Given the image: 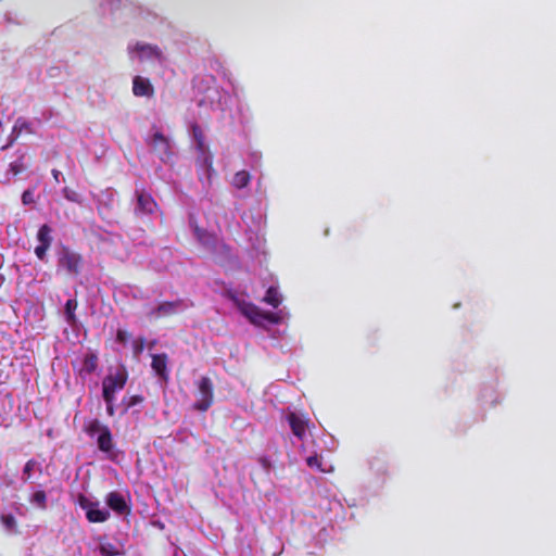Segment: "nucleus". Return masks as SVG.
<instances>
[{"label":"nucleus","mask_w":556,"mask_h":556,"mask_svg":"<svg viewBox=\"0 0 556 556\" xmlns=\"http://www.w3.org/2000/svg\"><path fill=\"white\" fill-rule=\"evenodd\" d=\"M84 431L90 438H94L97 435V445L101 452L105 454L112 453L114 448V441L109 426L102 424L98 418H93L85 421Z\"/></svg>","instance_id":"obj_1"},{"label":"nucleus","mask_w":556,"mask_h":556,"mask_svg":"<svg viewBox=\"0 0 556 556\" xmlns=\"http://www.w3.org/2000/svg\"><path fill=\"white\" fill-rule=\"evenodd\" d=\"M231 299L236 302L241 314L255 326H264L265 323L278 324L280 321V317L275 313L262 311L255 304L238 300L233 295Z\"/></svg>","instance_id":"obj_2"},{"label":"nucleus","mask_w":556,"mask_h":556,"mask_svg":"<svg viewBox=\"0 0 556 556\" xmlns=\"http://www.w3.org/2000/svg\"><path fill=\"white\" fill-rule=\"evenodd\" d=\"M84 260L83 256L63 245L58 252V268L72 276H78L81 273Z\"/></svg>","instance_id":"obj_3"},{"label":"nucleus","mask_w":556,"mask_h":556,"mask_svg":"<svg viewBox=\"0 0 556 556\" xmlns=\"http://www.w3.org/2000/svg\"><path fill=\"white\" fill-rule=\"evenodd\" d=\"M128 380V372L124 366L117 368L115 372H110L102 380V396L115 397V394L122 391Z\"/></svg>","instance_id":"obj_4"},{"label":"nucleus","mask_w":556,"mask_h":556,"mask_svg":"<svg viewBox=\"0 0 556 556\" xmlns=\"http://www.w3.org/2000/svg\"><path fill=\"white\" fill-rule=\"evenodd\" d=\"M78 505L86 511V518L91 523H102L110 518V511L105 508H100L99 502H93L86 497L84 494L78 495Z\"/></svg>","instance_id":"obj_5"},{"label":"nucleus","mask_w":556,"mask_h":556,"mask_svg":"<svg viewBox=\"0 0 556 556\" xmlns=\"http://www.w3.org/2000/svg\"><path fill=\"white\" fill-rule=\"evenodd\" d=\"M213 383L208 377H202L198 382V400L193 408L199 412H206L213 404Z\"/></svg>","instance_id":"obj_6"},{"label":"nucleus","mask_w":556,"mask_h":556,"mask_svg":"<svg viewBox=\"0 0 556 556\" xmlns=\"http://www.w3.org/2000/svg\"><path fill=\"white\" fill-rule=\"evenodd\" d=\"M137 204L135 206V214L137 216L150 215L153 214L157 204L152 195L142 190H136Z\"/></svg>","instance_id":"obj_7"},{"label":"nucleus","mask_w":556,"mask_h":556,"mask_svg":"<svg viewBox=\"0 0 556 556\" xmlns=\"http://www.w3.org/2000/svg\"><path fill=\"white\" fill-rule=\"evenodd\" d=\"M149 144L162 161L168 160L173 155L169 140L161 131H155L152 135Z\"/></svg>","instance_id":"obj_8"},{"label":"nucleus","mask_w":556,"mask_h":556,"mask_svg":"<svg viewBox=\"0 0 556 556\" xmlns=\"http://www.w3.org/2000/svg\"><path fill=\"white\" fill-rule=\"evenodd\" d=\"M182 306H184V301L180 299H178L176 301H165V302L160 303L155 308H153L149 313V316L154 319L173 316Z\"/></svg>","instance_id":"obj_9"},{"label":"nucleus","mask_w":556,"mask_h":556,"mask_svg":"<svg viewBox=\"0 0 556 556\" xmlns=\"http://www.w3.org/2000/svg\"><path fill=\"white\" fill-rule=\"evenodd\" d=\"M105 503L117 515L130 514L131 509L127 504L125 496L117 491L109 492L105 496Z\"/></svg>","instance_id":"obj_10"},{"label":"nucleus","mask_w":556,"mask_h":556,"mask_svg":"<svg viewBox=\"0 0 556 556\" xmlns=\"http://www.w3.org/2000/svg\"><path fill=\"white\" fill-rule=\"evenodd\" d=\"M287 420L292 430V433L300 440H303L309 419L303 415L291 412L288 414Z\"/></svg>","instance_id":"obj_11"},{"label":"nucleus","mask_w":556,"mask_h":556,"mask_svg":"<svg viewBox=\"0 0 556 556\" xmlns=\"http://www.w3.org/2000/svg\"><path fill=\"white\" fill-rule=\"evenodd\" d=\"M132 93L136 97H153L154 88L148 78L135 76L132 79Z\"/></svg>","instance_id":"obj_12"},{"label":"nucleus","mask_w":556,"mask_h":556,"mask_svg":"<svg viewBox=\"0 0 556 556\" xmlns=\"http://www.w3.org/2000/svg\"><path fill=\"white\" fill-rule=\"evenodd\" d=\"M168 357L165 353L152 355L151 367L154 372L164 381L168 380L169 374L167 370Z\"/></svg>","instance_id":"obj_13"},{"label":"nucleus","mask_w":556,"mask_h":556,"mask_svg":"<svg viewBox=\"0 0 556 556\" xmlns=\"http://www.w3.org/2000/svg\"><path fill=\"white\" fill-rule=\"evenodd\" d=\"M135 50L140 53L141 60H144V59L162 60V58H163L162 51L157 46L138 42L135 46Z\"/></svg>","instance_id":"obj_14"},{"label":"nucleus","mask_w":556,"mask_h":556,"mask_svg":"<svg viewBox=\"0 0 556 556\" xmlns=\"http://www.w3.org/2000/svg\"><path fill=\"white\" fill-rule=\"evenodd\" d=\"M251 181V175L247 170H239L233 175L231 185L237 189L245 188Z\"/></svg>","instance_id":"obj_15"},{"label":"nucleus","mask_w":556,"mask_h":556,"mask_svg":"<svg viewBox=\"0 0 556 556\" xmlns=\"http://www.w3.org/2000/svg\"><path fill=\"white\" fill-rule=\"evenodd\" d=\"M263 301L266 304L273 306L274 308H277L281 304V295L278 292L277 288L269 287L266 291Z\"/></svg>","instance_id":"obj_16"},{"label":"nucleus","mask_w":556,"mask_h":556,"mask_svg":"<svg viewBox=\"0 0 556 556\" xmlns=\"http://www.w3.org/2000/svg\"><path fill=\"white\" fill-rule=\"evenodd\" d=\"M51 228L49 225L45 224L42 225L38 232H37V239L39 241V244L41 245H46V247H51V243H52V237H51Z\"/></svg>","instance_id":"obj_17"},{"label":"nucleus","mask_w":556,"mask_h":556,"mask_svg":"<svg viewBox=\"0 0 556 556\" xmlns=\"http://www.w3.org/2000/svg\"><path fill=\"white\" fill-rule=\"evenodd\" d=\"M98 368V356L93 353H89L84 357L83 369L87 374H92Z\"/></svg>","instance_id":"obj_18"},{"label":"nucleus","mask_w":556,"mask_h":556,"mask_svg":"<svg viewBox=\"0 0 556 556\" xmlns=\"http://www.w3.org/2000/svg\"><path fill=\"white\" fill-rule=\"evenodd\" d=\"M78 303L75 299H70L65 303V316L68 324L74 325L76 323L75 309Z\"/></svg>","instance_id":"obj_19"},{"label":"nucleus","mask_w":556,"mask_h":556,"mask_svg":"<svg viewBox=\"0 0 556 556\" xmlns=\"http://www.w3.org/2000/svg\"><path fill=\"white\" fill-rule=\"evenodd\" d=\"M192 135L199 151L203 152L205 148V139L202 128L198 124L192 125Z\"/></svg>","instance_id":"obj_20"},{"label":"nucleus","mask_w":556,"mask_h":556,"mask_svg":"<svg viewBox=\"0 0 556 556\" xmlns=\"http://www.w3.org/2000/svg\"><path fill=\"white\" fill-rule=\"evenodd\" d=\"M30 502L35 504L38 508L45 510L47 509V494L43 490L36 491L30 498Z\"/></svg>","instance_id":"obj_21"},{"label":"nucleus","mask_w":556,"mask_h":556,"mask_svg":"<svg viewBox=\"0 0 556 556\" xmlns=\"http://www.w3.org/2000/svg\"><path fill=\"white\" fill-rule=\"evenodd\" d=\"M99 552L102 556L119 555V549L117 548V546L110 542H101L99 545Z\"/></svg>","instance_id":"obj_22"},{"label":"nucleus","mask_w":556,"mask_h":556,"mask_svg":"<svg viewBox=\"0 0 556 556\" xmlns=\"http://www.w3.org/2000/svg\"><path fill=\"white\" fill-rule=\"evenodd\" d=\"M38 467V463L35 459H28L23 468V480L25 482L30 481L34 470Z\"/></svg>","instance_id":"obj_23"},{"label":"nucleus","mask_w":556,"mask_h":556,"mask_svg":"<svg viewBox=\"0 0 556 556\" xmlns=\"http://www.w3.org/2000/svg\"><path fill=\"white\" fill-rule=\"evenodd\" d=\"M0 521L4 526L5 529H8L10 531L16 530L17 523H16V519L13 515H11V514L1 515Z\"/></svg>","instance_id":"obj_24"},{"label":"nucleus","mask_w":556,"mask_h":556,"mask_svg":"<svg viewBox=\"0 0 556 556\" xmlns=\"http://www.w3.org/2000/svg\"><path fill=\"white\" fill-rule=\"evenodd\" d=\"M63 195L70 202L78 203V204L81 203L80 194L72 188L65 187L63 189Z\"/></svg>","instance_id":"obj_25"},{"label":"nucleus","mask_w":556,"mask_h":556,"mask_svg":"<svg viewBox=\"0 0 556 556\" xmlns=\"http://www.w3.org/2000/svg\"><path fill=\"white\" fill-rule=\"evenodd\" d=\"M123 402L126 405V409H128L136 405L142 404L144 402V397L141 394H135V395H130L128 397H124Z\"/></svg>","instance_id":"obj_26"},{"label":"nucleus","mask_w":556,"mask_h":556,"mask_svg":"<svg viewBox=\"0 0 556 556\" xmlns=\"http://www.w3.org/2000/svg\"><path fill=\"white\" fill-rule=\"evenodd\" d=\"M23 160H24V155H21L17 161L12 162L10 164V172L13 175H18V174H21L26 168L24 163H23Z\"/></svg>","instance_id":"obj_27"},{"label":"nucleus","mask_w":556,"mask_h":556,"mask_svg":"<svg viewBox=\"0 0 556 556\" xmlns=\"http://www.w3.org/2000/svg\"><path fill=\"white\" fill-rule=\"evenodd\" d=\"M146 339L143 337L138 338L132 342V353L138 357L144 350Z\"/></svg>","instance_id":"obj_28"},{"label":"nucleus","mask_w":556,"mask_h":556,"mask_svg":"<svg viewBox=\"0 0 556 556\" xmlns=\"http://www.w3.org/2000/svg\"><path fill=\"white\" fill-rule=\"evenodd\" d=\"M257 462L260 463V465L262 466V468L264 469L266 475H269V471L271 469V462H270L269 457L268 456H260L257 458Z\"/></svg>","instance_id":"obj_29"},{"label":"nucleus","mask_w":556,"mask_h":556,"mask_svg":"<svg viewBox=\"0 0 556 556\" xmlns=\"http://www.w3.org/2000/svg\"><path fill=\"white\" fill-rule=\"evenodd\" d=\"M105 404H106V413L110 417H113L115 415V397H103Z\"/></svg>","instance_id":"obj_30"},{"label":"nucleus","mask_w":556,"mask_h":556,"mask_svg":"<svg viewBox=\"0 0 556 556\" xmlns=\"http://www.w3.org/2000/svg\"><path fill=\"white\" fill-rule=\"evenodd\" d=\"M130 339V333H128L126 330L118 329L116 332V341L126 344L128 340Z\"/></svg>","instance_id":"obj_31"},{"label":"nucleus","mask_w":556,"mask_h":556,"mask_svg":"<svg viewBox=\"0 0 556 556\" xmlns=\"http://www.w3.org/2000/svg\"><path fill=\"white\" fill-rule=\"evenodd\" d=\"M22 202L24 205L34 203V191L30 189L25 190L22 194Z\"/></svg>","instance_id":"obj_32"},{"label":"nucleus","mask_w":556,"mask_h":556,"mask_svg":"<svg viewBox=\"0 0 556 556\" xmlns=\"http://www.w3.org/2000/svg\"><path fill=\"white\" fill-rule=\"evenodd\" d=\"M50 248L49 247H46V245H41V244H38L36 248H35V254L36 256L39 258V260H45L46 255H47V252Z\"/></svg>","instance_id":"obj_33"},{"label":"nucleus","mask_w":556,"mask_h":556,"mask_svg":"<svg viewBox=\"0 0 556 556\" xmlns=\"http://www.w3.org/2000/svg\"><path fill=\"white\" fill-rule=\"evenodd\" d=\"M306 464L311 468H313V467L319 468L320 467V460H319L317 455H313V456L307 457L306 458Z\"/></svg>","instance_id":"obj_34"},{"label":"nucleus","mask_w":556,"mask_h":556,"mask_svg":"<svg viewBox=\"0 0 556 556\" xmlns=\"http://www.w3.org/2000/svg\"><path fill=\"white\" fill-rule=\"evenodd\" d=\"M52 174H53L54 179H55L56 181H59V175H60V172H59V170H56V169H53V170H52Z\"/></svg>","instance_id":"obj_35"}]
</instances>
